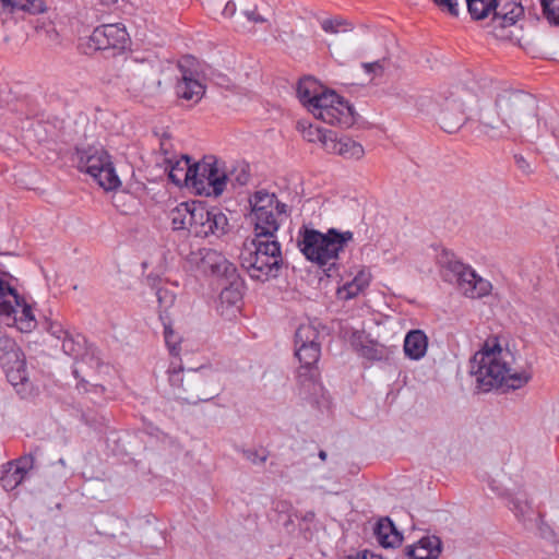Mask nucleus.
<instances>
[{"mask_svg": "<svg viewBox=\"0 0 559 559\" xmlns=\"http://www.w3.org/2000/svg\"><path fill=\"white\" fill-rule=\"evenodd\" d=\"M241 266L246 270L252 280L266 282L276 277L282 263L281 245L273 237H254L243 243L240 253Z\"/></svg>", "mask_w": 559, "mask_h": 559, "instance_id": "4", "label": "nucleus"}, {"mask_svg": "<svg viewBox=\"0 0 559 559\" xmlns=\"http://www.w3.org/2000/svg\"><path fill=\"white\" fill-rule=\"evenodd\" d=\"M362 68L367 73L381 71L382 67L379 62L364 63Z\"/></svg>", "mask_w": 559, "mask_h": 559, "instance_id": "40", "label": "nucleus"}, {"mask_svg": "<svg viewBox=\"0 0 559 559\" xmlns=\"http://www.w3.org/2000/svg\"><path fill=\"white\" fill-rule=\"evenodd\" d=\"M324 151L329 154H335L347 160H360L365 156V148L361 143L349 138H337L335 133L331 140L324 143Z\"/></svg>", "mask_w": 559, "mask_h": 559, "instance_id": "19", "label": "nucleus"}, {"mask_svg": "<svg viewBox=\"0 0 559 559\" xmlns=\"http://www.w3.org/2000/svg\"><path fill=\"white\" fill-rule=\"evenodd\" d=\"M403 347L409 359L419 360L427 353L428 337L421 330H412L406 334Z\"/></svg>", "mask_w": 559, "mask_h": 559, "instance_id": "26", "label": "nucleus"}, {"mask_svg": "<svg viewBox=\"0 0 559 559\" xmlns=\"http://www.w3.org/2000/svg\"><path fill=\"white\" fill-rule=\"evenodd\" d=\"M437 120L442 130L448 133H455L464 124L465 110L460 98L445 99L441 105Z\"/></svg>", "mask_w": 559, "mask_h": 559, "instance_id": "16", "label": "nucleus"}, {"mask_svg": "<svg viewBox=\"0 0 559 559\" xmlns=\"http://www.w3.org/2000/svg\"><path fill=\"white\" fill-rule=\"evenodd\" d=\"M297 129L306 141L310 143H319L323 150L324 143L331 140L334 133L307 121H299Z\"/></svg>", "mask_w": 559, "mask_h": 559, "instance_id": "29", "label": "nucleus"}, {"mask_svg": "<svg viewBox=\"0 0 559 559\" xmlns=\"http://www.w3.org/2000/svg\"><path fill=\"white\" fill-rule=\"evenodd\" d=\"M78 168L90 175L106 191L120 187L121 181L116 173L111 156L100 144L76 148Z\"/></svg>", "mask_w": 559, "mask_h": 559, "instance_id": "9", "label": "nucleus"}, {"mask_svg": "<svg viewBox=\"0 0 559 559\" xmlns=\"http://www.w3.org/2000/svg\"><path fill=\"white\" fill-rule=\"evenodd\" d=\"M477 121L478 132L489 140H515L537 131V102L521 92L504 93L480 106Z\"/></svg>", "mask_w": 559, "mask_h": 559, "instance_id": "1", "label": "nucleus"}, {"mask_svg": "<svg viewBox=\"0 0 559 559\" xmlns=\"http://www.w3.org/2000/svg\"><path fill=\"white\" fill-rule=\"evenodd\" d=\"M163 294L167 295V292L166 290H162V289H159L157 292V298H158L159 304L162 302Z\"/></svg>", "mask_w": 559, "mask_h": 559, "instance_id": "41", "label": "nucleus"}, {"mask_svg": "<svg viewBox=\"0 0 559 559\" xmlns=\"http://www.w3.org/2000/svg\"><path fill=\"white\" fill-rule=\"evenodd\" d=\"M0 322L29 333L37 326L32 306L19 294L14 278L0 272Z\"/></svg>", "mask_w": 559, "mask_h": 559, "instance_id": "8", "label": "nucleus"}, {"mask_svg": "<svg viewBox=\"0 0 559 559\" xmlns=\"http://www.w3.org/2000/svg\"><path fill=\"white\" fill-rule=\"evenodd\" d=\"M175 90L178 98L191 105L198 104L205 94V85L200 80L199 74L187 69L181 70V78L178 80Z\"/></svg>", "mask_w": 559, "mask_h": 559, "instance_id": "17", "label": "nucleus"}, {"mask_svg": "<svg viewBox=\"0 0 559 559\" xmlns=\"http://www.w3.org/2000/svg\"><path fill=\"white\" fill-rule=\"evenodd\" d=\"M354 240L350 230L340 231L335 228L321 233L316 229H305L299 233L298 248L307 260L319 266L334 265L340 253Z\"/></svg>", "mask_w": 559, "mask_h": 559, "instance_id": "5", "label": "nucleus"}, {"mask_svg": "<svg viewBox=\"0 0 559 559\" xmlns=\"http://www.w3.org/2000/svg\"><path fill=\"white\" fill-rule=\"evenodd\" d=\"M243 14L250 22H253V23L266 22V20L258 12L257 5H254V8L252 10H245Z\"/></svg>", "mask_w": 559, "mask_h": 559, "instance_id": "38", "label": "nucleus"}, {"mask_svg": "<svg viewBox=\"0 0 559 559\" xmlns=\"http://www.w3.org/2000/svg\"><path fill=\"white\" fill-rule=\"evenodd\" d=\"M511 503H512V510L514 512H516L518 514L524 515L531 509V507L526 500L515 499V500H512Z\"/></svg>", "mask_w": 559, "mask_h": 559, "instance_id": "37", "label": "nucleus"}, {"mask_svg": "<svg viewBox=\"0 0 559 559\" xmlns=\"http://www.w3.org/2000/svg\"><path fill=\"white\" fill-rule=\"evenodd\" d=\"M45 329L57 341L61 342V347L66 355L74 359H79L83 356L85 352V340L82 335L72 334L58 320H47Z\"/></svg>", "mask_w": 559, "mask_h": 559, "instance_id": "15", "label": "nucleus"}, {"mask_svg": "<svg viewBox=\"0 0 559 559\" xmlns=\"http://www.w3.org/2000/svg\"><path fill=\"white\" fill-rule=\"evenodd\" d=\"M295 355L304 368L311 369L320 359L321 347L320 345H298Z\"/></svg>", "mask_w": 559, "mask_h": 559, "instance_id": "30", "label": "nucleus"}, {"mask_svg": "<svg viewBox=\"0 0 559 559\" xmlns=\"http://www.w3.org/2000/svg\"><path fill=\"white\" fill-rule=\"evenodd\" d=\"M29 467L31 462L26 457L7 463L1 476L2 487L8 491L15 489L24 480Z\"/></svg>", "mask_w": 559, "mask_h": 559, "instance_id": "24", "label": "nucleus"}, {"mask_svg": "<svg viewBox=\"0 0 559 559\" xmlns=\"http://www.w3.org/2000/svg\"><path fill=\"white\" fill-rule=\"evenodd\" d=\"M0 365L13 386L28 381L25 355L16 342L8 336L0 337Z\"/></svg>", "mask_w": 559, "mask_h": 559, "instance_id": "12", "label": "nucleus"}, {"mask_svg": "<svg viewBox=\"0 0 559 559\" xmlns=\"http://www.w3.org/2000/svg\"><path fill=\"white\" fill-rule=\"evenodd\" d=\"M321 26L326 33H337L342 31L343 23L340 20H324ZM343 31H346V28H343Z\"/></svg>", "mask_w": 559, "mask_h": 559, "instance_id": "36", "label": "nucleus"}, {"mask_svg": "<svg viewBox=\"0 0 559 559\" xmlns=\"http://www.w3.org/2000/svg\"><path fill=\"white\" fill-rule=\"evenodd\" d=\"M100 1H102L104 4L109 5V4H115V3H117L119 0H100Z\"/></svg>", "mask_w": 559, "mask_h": 559, "instance_id": "42", "label": "nucleus"}, {"mask_svg": "<svg viewBox=\"0 0 559 559\" xmlns=\"http://www.w3.org/2000/svg\"><path fill=\"white\" fill-rule=\"evenodd\" d=\"M319 331L312 323H302L298 326L295 334V346L298 345H320Z\"/></svg>", "mask_w": 559, "mask_h": 559, "instance_id": "31", "label": "nucleus"}, {"mask_svg": "<svg viewBox=\"0 0 559 559\" xmlns=\"http://www.w3.org/2000/svg\"><path fill=\"white\" fill-rule=\"evenodd\" d=\"M46 11L43 0H0V20L8 21L19 12L39 14Z\"/></svg>", "mask_w": 559, "mask_h": 559, "instance_id": "22", "label": "nucleus"}, {"mask_svg": "<svg viewBox=\"0 0 559 559\" xmlns=\"http://www.w3.org/2000/svg\"><path fill=\"white\" fill-rule=\"evenodd\" d=\"M374 534L377 540L383 547H397L402 544L403 540L402 534L396 530L393 522L388 518L378 521L374 527Z\"/></svg>", "mask_w": 559, "mask_h": 559, "instance_id": "28", "label": "nucleus"}, {"mask_svg": "<svg viewBox=\"0 0 559 559\" xmlns=\"http://www.w3.org/2000/svg\"><path fill=\"white\" fill-rule=\"evenodd\" d=\"M251 219L254 235L276 236L283 217L287 216V205L277 200L274 193L257 191L250 198Z\"/></svg>", "mask_w": 559, "mask_h": 559, "instance_id": "10", "label": "nucleus"}, {"mask_svg": "<svg viewBox=\"0 0 559 559\" xmlns=\"http://www.w3.org/2000/svg\"><path fill=\"white\" fill-rule=\"evenodd\" d=\"M442 277L452 282L455 280L461 293L471 299L489 296L492 284L480 276L469 264L463 263L453 252L442 249L437 258Z\"/></svg>", "mask_w": 559, "mask_h": 559, "instance_id": "7", "label": "nucleus"}, {"mask_svg": "<svg viewBox=\"0 0 559 559\" xmlns=\"http://www.w3.org/2000/svg\"><path fill=\"white\" fill-rule=\"evenodd\" d=\"M433 2L444 12L453 16L459 15L460 0H433Z\"/></svg>", "mask_w": 559, "mask_h": 559, "instance_id": "35", "label": "nucleus"}, {"mask_svg": "<svg viewBox=\"0 0 559 559\" xmlns=\"http://www.w3.org/2000/svg\"><path fill=\"white\" fill-rule=\"evenodd\" d=\"M319 457L324 461L326 459V453L324 451L319 452Z\"/></svg>", "mask_w": 559, "mask_h": 559, "instance_id": "43", "label": "nucleus"}, {"mask_svg": "<svg viewBox=\"0 0 559 559\" xmlns=\"http://www.w3.org/2000/svg\"><path fill=\"white\" fill-rule=\"evenodd\" d=\"M524 9L519 0H495L492 15L500 20L503 26L513 25L522 15Z\"/></svg>", "mask_w": 559, "mask_h": 559, "instance_id": "25", "label": "nucleus"}, {"mask_svg": "<svg viewBox=\"0 0 559 559\" xmlns=\"http://www.w3.org/2000/svg\"><path fill=\"white\" fill-rule=\"evenodd\" d=\"M164 338L170 355L176 359V361L170 364L167 371L170 384L176 388H182L185 392H191V394L183 396V399L189 402L207 401L216 395L217 389L211 390L210 392L200 390L204 382L202 372L189 370L186 374L183 373L179 359L182 336L174 329L170 322H164Z\"/></svg>", "mask_w": 559, "mask_h": 559, "instance_id": "6", "label": "nucleus"}, {"mask_svg": "<svg viewBox=\"0 0 559 559\" xmlns=\"http://www.w3.org/2000/svg\"><path fill=\"white\" fill-rule=\"evenodd\" d=\"M297 96L314 118L332 126L348 128L355 122L353 106L335 91L324 87L313 78H304L297 86Z\"/></svg>", "mask_w": 559, "mask_h": 559, "instance_id": "3", "label": "nucleus"}, {"mask_svg": "<svg viewBox=\"0 0 559 559\" xmlns=\"http://www.w3.org/2000/svg\"><path fill=\"white\" fill-rule=\"evenodd\" d=\"M442 544L437 536H424L417 543L406 547L408 559H438Z\"/></svg>", "mask_w": 559, "mask_h": 559, "instance_id": "23", "label": "nucleus"}, {"mask_svg": "<svg viewBox=\"0 0 559 559\" xmlns=\"http://www.w3.org/2000/svg\"><path fill=\"white\" fill-rule=\"evenodd\" d=\"M199 267L204 273L223 276L235 271L233 263L216 250L203 248L199 251Z\"/></svg>", "mask_w": 559, "mask_h": 559, "instance_id": "21", "label": "nucleus"}, {"mask_svg": "<svg viewBox=\"0 0 559 559\" xmlns=\"http://www.w3.org/2000/svg\"><path fill=\"white\" fill-rule=\"evenodd\" d=\"M193 164L187 155L181 156L169 167L168 178L178 187L190 189L192 182Z\"/></svg>", "mask_w": 559, "mask_h": 559, "instance_id": "27", "label": "nucleus"}, {"mask_svg": "<svg viewBox=\"0 0 559 559\" xmlns=\"http://www.w3.org/2000/svg\"><path fill=\"white\" fill-rule=\"evenodd\" d=\"M222 313L225 312V305H237L241 300L240 292L235 287L225 288L219 296Z\"/></svg>", "mask_w": 559, "mask_h": 559, "instance_id": "33", "label": "nucleus"}, {"mask_svg": "<svg viewBox=\"0 0 559 559\" xmlns=\"http://www.w3.org/2000/svg\"><path fill=\"white\" fill-rule=\"evenodd\" d=\"M200 201H187L179 203L169 213L173 228L175 230H188L194 233V222L202 217L203 212H198Z\"/></svg>", "mask_w": 559, "mask_h": 559, "instance_id": "18", "label": "nucleus"}, {"mask_svg": "<svg viewBox=\"0 0 559 559\" xmlns=\"http://www.w3.org/2000/svg\"><path fill=\"white\" fill-rule=\"evenodd\" d=\"M130 44V36L122 23L97 26L87 39L88 51L118 49L124 50Z\"/></svg>", "mask_w": 559, "mask_h": 559, "instance_id": "13", "label": "nucleus"}, {"mask_svg": "<svg viewBox=\"0 0 559 559\" xmlns=\"http://www.w3.org/2000/svg\"><path fill=\"white\" fill-rule=\"evenodd\" d=\"M472 374L477 388L488 392L501 386L519 389L530 380V373L515 367L514 355L497 337L487 338L472 360Z\"/></svg>", "mask_w": 559, "mask_h": 559, "instance_id": "2", "label": "nucleus"}, {"mask_svg": "<svg viewBox=\"0 0 559 559\" xmlns=\"http://www.w3.org/2000/svg\"><path fill=\"white\" fill-rule=\"evenodd\" d=\"M237 12V4L235 1L233 0H229L226 2L223 11H222V15L226 19H231L235 16Z\"/></svg>", "mask_w": 559, "mask_h": 559, "instance_id": "39", "label": "nucleus"}, {"mask_svg": "<svg viewBox=\"0 0 559 559\" xmlns=\"http://www.w3.org/2000/svg\"><path fill=\"white\" fill-rule=\"evenodd\" d=\"M372 275L369 269L361 266L356 270L350 280L344 283L336 289V296L340 300H350L364 293L370 285Z\"/></svg>", "mask_w": 559, "mask_h": 559, "instance_id": "20", "label": "nucleus"}, {"mask_svg": "<svg viewBox=\"0 0 559 559\" xmlns=\"http://www.w3.org/2000/svg\"><path fill=\"white\" fill-rule=\"evenodd\" d=\"M190 189L200 195L217 198L228 183L225 164L214 156H205L193 164Z\"/></svg>", "mask_w": 559, "mask_h": 559, "instance_id": "11", "label": "nucleus"}, {"mask_svg": "<svg viewBox=\"0 0 559 559\" xmlns=\"http://www.w3.org/2000/svg\"><path fill=\"white\" fill-rule=\"evenodd\" d=\"M198 212L203 213L202 217L194 222V236L205 238L209 236L221 237L226 234L228 219L221 210L207 209L202 202H199Z\"/></svg>", "mask_w": 559, "mask_h": 559, "instance_id": "14", "label": "nucleus"}, {"mask_svg": "<svg viewBox=\"0 0 559 559\" xmlns=\"http://www.w3.org/2000/svg\"><path fill=\"white\" fill-rule=\"evenodd\" d=\"M542 7L546 17L555 24H559V0H542Z\"/></svg>", "mask_w": 559, "mask_h": 559, "instance_id": "34", "label": "nucleus"}, {"mask_svg": "<svg viewBox=\"0 0 559 559\" xmlns=\"http://www.w3.org/2000/svg\"><path fill=\"white\" fill-rule=\"evenodd\" d=\"M474 20H483L492 13L495 0H465Z\"/></svg>", "mask_w": 559, "mask_h": 559, "instance_id": "32", "label": "nucleus"}]
</instances>
